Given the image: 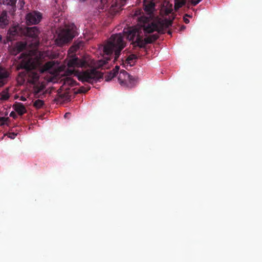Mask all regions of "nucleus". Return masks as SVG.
<instances>
[{
  "label": "nucleus",
  "instance_id": "39",
  "mask_svg": "<svg viewBox=\"0 0 262 262\" xmlns=\"http://www.w3.org/2000/svg\"><path fill=\"white\" fill-rule=\"evenodd\" d=\"M186 16H188V14H185Z\"/></svg>",
  "mask_w": 262,
  "mask_h": 262
},
{
  "label": "nucleus",
  "instance_id": "35",
  "mask_svg": "<svg viewBox=\"0 0 262 262\" xmlns=\"http://www.w3.org/2000/svg\"><path fill=\"white\" fill-rule=\"evenodd\" d=\"M185 29H186V26L184 25H182V26H181V27L180 28V31H183V30H185Z\"/></svg>",
  "mask_w": 262,
  "mask_h": 262
},
{
  "label": "nucleus",
  "instance_id": "13",
  "mask_svg": "<svg viewBox=\"0 0 262 262\" xmlns=\"http://www.w3.org/2000/svg\"><path fill=\"white\" fill-rule=\"evenodd\" d=\"M17 0H0V4L3 3L4 5H9L11 8L9 10V13L13 15L16 11V3Z\"/></svg>",
  "mask_w": 262,
  "mask_h": 262
},
{
  "label": "nucleus",
  "instance_id": "6",
  "mask_svg": "<svg viewBox=\"0 0 262 262\" xmlns=\"http://www.w3.org/2000/svg\"><path fill=\"white\" fill-rule=\"evenodd\" d=\"M118 80L120 84L122 86H127L132 88L138 82V78L130 75L124 70H121Z\"/></svg>",
  "mask_w": 262,
  "mask_h": 262
},
{
  "label": "nucleus",
  "instance_id": "7",
  "mask_svg": "<svg viewBox=\"0 0 262 262\" xmlns=\"http://www.w3.org/2000/svg\"><path fill=\"white\" fill-rule=\"evenodd\" d=\"M26 19L27 25H36L42 19V14L38 11H32L26 15Z\"/></svg>",
  "mask_w": 262,
  "mask_h": 262
},
{
  "label": "nucleus",
  "instance_id": "26",
  "mask_svg": "<svg viewBox=\"0 0 262 262\" xmlns=\"http://www.w3.org/2000/svg\"><path fill=\"white\" fill-rule=\"evenodd\" d=\"M9 120L8 117H0V126H3Z\"/></svg>",
  "mask_w": 262,
  "mask_h": 262
},
{
  "label": "nucleus",
  "instance_id": "8",
  "mask_svg": "<svg viewBox=\"0 0 262 262\" xmlns=\"http://www.w3.org/2000/svg\"><path fill=\"white\" fill-rule=\"evenodd\" d=\"M39 34V29L36 26L27 27L23 29V34L28 37L35 39L37 44L39 42V40L38 39Z\"/></svg>",
  "mask_w": 262,
  "mask_h": 262
},
{
  "label": "nucleus",
  "instance_id": "14",
  "mask_svg": "<svg viewBox=\"0 0 262 262\" xmlns=\"http://www.w3.org/2000/svg\"><path fill=\"white\" fill-rule=\"evenodd\" d=\"M13 107L20 116H22L27 112V110L22 103L16 102L13 105Z\"/></svg>",
  "mask_w": 262,
  "mask_h": 262
},
{
  "label": "nucleus",
  "instance_id": "36",
  "mask_svg": "<svg viewBox=\"0 0 262 262\" xmlns=\"http://www.w3.org/2000/svg\"><path fill=\"white\" fill-rule=\"evenodd\" d=\"M70 115V113H66L65 114H64V117L65 118H67V117H68V116Z\"/></svg>",
  "mask_w": 262,
  "mask_h": 262
},
{
  "label": "nucleus",
  "instance_id": "24",
  "mask_svg": "<svg viewBox=\"0 0 262 262\" xmlns=\"http://www.w3.org/2000/svg\"><path fill=\"white\" fill-rule=\"evenodd\" d=\"M126 0H116V7L119 9L125 5Z\"/></svg>",
  "mask_w": 262,
  "mask_h": 262
},
{
  "label": "nucleus",
  "instance_id": "20",
  "mask_svg": "<svg viewBox=\"0 0 262 262\" xmlns=\"http://www.w3.org/2000/svg\"><path fill=\"white\" fill-rule=\"evenodd\" d=\"M137 58L138 57L136 55L130 54L126 59L125 63L129 64L130 66H133L135 63Z\"/></svg>",
  "mask_w": 262,
  "mask_h": 262
},
{
  "label": "nucleus",
  "instance_id": "38",
  "mask_svg": "<svg viewBox=\"0 0 262 262\" xmlns=\"http://www.w3.org/2000/svg\"><path fill=\"white\" fill-rule=\"evenodd\" d=\"M21 100H23V101H25L26 100V99L25 98H22Z\"/></svg>",
  "mask_w": 262,
  "mask_h": 262
},
{
  "label": "nucleus",
  "instance_id": "32",
  "mask_svg": "<svg viewBox=\"0 0 262 262\" xmlns=\"http://www.w3.org/2000/svg\"><path fill=\"white\" fill-rule=\"evenodd\" d=\"M16 136V134L14 133H10L8 134V137L11 139H14Z\"/></svg>",
  "mask_w": 262,
  "mask_h": 262
},
{
  "label": "nucleus",
  "instance_id": "17",
  "mask_svg": "<svg viewBox=\"0 0 262 262\" xmlns=\"http://www.w3.org/2000/svg\"><path fill=\"white\" fill-rule=\"evenodd\" d=\"M71 99V95L67 92H65L63 93H61L59 94V97L58 98V101L64 102L70 101Z\"/></svg>",
  "mask_w": 262,
  "mask_h": 262
},
{
  "label": "nucleus",
  "instance_id": "33",
  "mask_svg": "<svg viewBox=\"0 0 262 262\" xmlns=\"http://www.w3.org/2000/svg\"><path fill=\"white\" fill-rule=\"evenodd\" d=\"M10 116L15 119L17 118V115L14 112H11L10 114Z\"/></svg>",
  "mask_w": 262,
  "mask_h": 262
},
{
  "label": "nucleus",
  "instance_id": "1",
  "mask_svg": "<svg viewBox=\"0 0 262 262\" xmlns=\"http://www.w3.org/2000/svg\"><path fill=\"white\" fill-rule=\"evenodd\" d=\"M142 29L144 33H151L157 31L158 33H163V28L159 24L152 22H145L141 28L130 27L124 29L123 33L126 36V38L130 41H132L131 45L133 48L136 49V48L145 49L147 44L151 43L156 41L159 38L158 33L149 35L145 37H143Z\"/></svg>",
  "mask_w": 262,
  "mask_h": 262
},
{
  "label": "nucleus",
  "instance_id": "28",
  "mask_svg": "<svg viewBox=\"0 0 262 262\" xmlns=\"http://www.w3.org/2000/svg\"><path fill=\"white\" fill-rule=\"evenodd\" d=\"M75 71L74 70L68 69L66 71V74H67V75H68V76H70V75H72L73 74L75 75Z\"/></svg>",
  "mask_w": 262,
  "mask_h": 262
},
{
  "label": "nucleus",
  "instance_id": "10",
  "mask_svg": "<svg viewBox=\"0 0 262 262\" xmlns=\"http://www.w3.org/2000/svg\"><path fill=\"white\" fill-rule=\"evenodd\" d=\"M87 65L86 62L82 59H79L78 57H74L71 59L68 63L69 68L74 67H84Z\"/></svg>",
  "mask_w": 262,
  "mask_h": 262
},
{
  "label": "nucleus",
  "instance_id": "25",
  "mask_svg": "<svg viewBox=\"0 0 262 262\" xmlns=\"http://www.w3.org/2000/svg\"><path fill=\"white\" fill-rule=\"evenodd\" d=\"M90 90V86H81L77 92V93H85Z\"/></svg>",
  "mask_w": 262,
  "mask_h": 262
},
{
  "label": "nucleus",
  "instance_id": "21",
  "mask_svg": "<svg viewBox=\"0 0 262 262\" xmlns=\"http://www.w3.org/2000/svg\"><path fill=\"white\" fill-rule=\"evenodd\" d=\"M186 0H175L174 8L179 9L186 4Z\"/></svg>",
  "mask_w": 262,
  "mask_h": 262
},
{
  "label": "nucleus",
  "instance_id": "9",
  "mask_svg": "<svg viewBox=\"0 0 262 262\" xmlns=\"http://www.w3.org/2000/svg\"><path fill=\"white\" fill-rule=\"evenodd\" d=\"M23 29L18 26L9 29L8 35L10 40H15L17 36L23 34Z\"/></svg>",
  "mask_w": 262,
  "mask_h": 262
},
{
  "label": "nucleus",
  "instance_id": "16",
  "mask_svg": "<svg viewBox=\"0 0 262 262\" xmlns=\"http://www.w3.org/2000/svg\"><path fill=\"white\" fill-rule=\"evenodd\" d=\"M9 24L8 19L7 13L6 11H3L0 15V27L4 28Z\"/></svg>",
  "mask_w": 262,
  "mask_h": 262
},
{
  "label": "nucleus",
  "instance_id": "23",
  "mask_svg": "<svg viewBox=\"0 0 262 262\" xmlns=\"http://www.w3.org/2000/svg\"><path fill=\"white\" fill-rule=\"evenodd\" d=\"M116 75L115 74V73L111 71L109 73H107L105 75V80L106 81H109L112 80V79Z\"/></svg>",
  "mask_w": 262,
  "mask_h": 262
},
{
  "label": "nucleus",
  "instance_id": "37",
  "mask_svg": "<svg viewBox=\"0 0 262 262\" xmlns=\"http://www.w3.org/2000/svg\"><path fill=\"white\" fill-rule=\"evenodd\" d=\"M172 22L171 21H169L168 23L167 27H168L169 25H171Z\"/></svg>",
  "mask_w": 262,
  "mask_h": 262
},
{
  "label": "nucleus",
  "instance_id": "15",
  "mask_svg": "<svg viewBox=\"0 0 262 262\" xmlns=\"http://www.w3.org/2000/svg\"><path fill=\"white\" fill-rule=\"evenodd\" d=\"M9 74L6 70L0 67V86H3L6 82Z\"/></svg>",
  "mask_w": 262,
  "mask_h": 262
},
{
  "label": "nucleus",
  "instance_id": "34",
  "mask_svg": "<svg viewBox=\"0 0 262 262\" xmlns=\"http://www.w3.org/2000/svg\"><path fill=\"white\" fill-rule=\"evenodd\" d=\"M184 21L186 23V24H188L189 23V20L186 18L185 17H184Z\"/></svg>",
  "mask_w": 262,
  "mask_h": 262
},
{
  "label": "nucleus",
  "instance_id": "11",
  "mask_svg": "<svg viewBox=\"0 0 262 262\" xmlns=\"http://www.w3.org/2000/svg\"><path fill=\"white\" fill-rule=\"evenodd\" d=\"M143 3L145 12L150 16L155 10V3L152 1H146Z\"/></svg>",
  "mask_w": 262,
  "mask_h": 262
},
{
  "label": "nucleus",
  "instance_id": "19",
  "mask_svg": "<svg viewBox=\"0 0 262 262\" xmlns=\"http://www.w3.org/2000/svg\"><path fill=\"white\" fill-rule=\"evenodd\" d=\"M77 84L78 83L77 82L70 77H67L63 80V85L64 86L69 85L70 86H74Z\"/></svg>",
  "mask_w": 262,
  "mask_h": 262
},
{
  "label": "nucleus",
  "instance_id": "4",
  "mask_svg": "<svg viewBox=\"0 0 262 262\" xmlns=\"http://www.w3.org/2000/svg\"><path fill=\"white\" fill-rule=\"evenodd\" d=\"M77 35V29L73 24L66 25L58 34L56 39L57 43L60 46L70 42Z\"/></svg>",
  "mask_w": 262,
  "mask_h": 262
},
{
  "label": "nucleus",
  "instance_id": "18",
  "mask_svg": "<svg viewBox=\"0 0 262 262\" xmlns=\"http://www.w3.org/2000/svg\"><path fill=\"white\" fill-rule=\"evenodd\" d=\"M54 66V62L50 61L46 62L40 69V72L44 73L50 69H51Z\"/></svg>",
  "mask_w": 262,
  "mask_h": 262
},
{
  "label": "nucleus",
  "instance_id": "22",
  "mask_svg": "<svg viewBox=\"0 0 262 262\" xmlns=\"http://www.w3.org/2000/svg\"><path fill=\"white\" fill-rule=\"evenodd\" d=\"M45 105V102L43 100L37 99L33 103V106L36 109H40Z\"/></svg>",
  "mask_w": 262,
  "mask_h": 262
},
{
  "label": "nucleus",
  "instance_id": "31",
  "mask_svg": "<svg viewBox=\"0 0 262 262\" xmlns=\"http://www.w3.org/2000/svg\"><path fill=\"white\" fill-rule=\"evenodd\" d=\"M9 96L8 94H5L2 95V96L1 97V99L6 100H7L9 98Z\"/></svg>",
  "mask_w": 262,
  "mask_h": 262
},
{
  "label": "nucleus",
  "instance_id": "5",
  "mask_svg": "<svg viewBox=\"0 0 262 262\" xmlns=\"http://www.w3.org/2000/svg\"><path fill=\"white\" fill-rule=\"evenodd\" d=\"M77 76L79 81L91 83L96 82L103 77V74L95 69L86 70L79 73Z\"/></svg>",
  "mask_w": 262,
  "mask_h": 262
},
{
  "label": "nucleus",
  "instance_id": "3",
  "mask_svg": "<svg viewBox=\"0 0 262 262\" xmlns=\"http://www.w3.org/2000/svg\"><path fill=\"white\" fill-rule=\"evenodd\" d=\"M20 57L23 58L21 63V67L26 71L25 77L28 82L33 84L38 81L39 75L35 69V65L31 61V59L28 53H23L20 55ZM44 89L43 85H34L33 91L36 97H39V93Z\"/></svg>",
  "mask_w": 262,
  "mask_h": 262
},
{
  "label": "nucleus",
  "instance_id": "40",
  "mask_svg": "<svg viewBox=\"0 0 262 262\" xmlns=\"http://www.w3.org/2000/svg\"><path fill=\"white\" fill-rule=\"evenodd\" d=\"M169 34H171V32L170 31L168 32Z\"/></svg>",
  "mask_w": 262,
  "mask_h": 262
},
{
  "label": "nucleus",
  "instance_id": "2",
  "mask_svg": "<svg viewBox=\"0 0 262 262\" xmlns=\"http://www.w3.org/2000/svg\"><path fill=\"white\" fill-rule=\"evenodd\" d=\"M123 36L121 33L113 34L110 38L107 43L103 47V52L107 57L106 60H100L99 66H104L110 60L114 52V61L117 60L119 57L121 51L126 46V42L123 39Z\"/></svg>",
  "mask_w": 262,
  "mask_h": 262
},
{
  "label": "nucleus",
  "instance_id": "12",
  "mask_svg": "<svg viewBox=\"0 0 262 262\" xmlns=\"http://www.w3.org/2000/svg\"><path fill=\"white\" fill-rule=\"evenodd\" d=\"M27 43L25 41H18L16 42L13 48L12 54L17 55L18 53L25 50L27 48Z\"/></svg>",
  "mask_w": 262,
  "mask_h": 262
},
{
  "label": "nucleus",
  "instance_id": "29",
  "mask_svg": "<svg viewBox=\"0 0 262 262\" xmlns=\"http://www.w3.org/2000/svg\"><path fill=\"white\" fill-rule=\"evenodd\" d=\"M119 69V66H116L115 68L112 70V71L114 72L115 74L116 75L117 73H118Z\"/></svg>",
  "mask_w": 262,
  "mask_h": 262
},
{
  "label": "nucleus",
  "instance_id": "27",
  "mask_svg": "<svg viewBox=\"0 0 262 262\" xmlns=\"http://www.w3.org/2000/svg\"><path fill=\"white\" fill-rule=\"evenodd\" d=\"M25 3L24 0H19L18 3V7L19 9H22L24 6Z\"/></svg>",
  "mask_w": 262,
  "mask_h": 262
},
{
  "label": "nucleus",
  "instance_id": "30",
  "mask_svg": "<svg viewBox=\"0 0 262 262\" xmlns=\"http://www.w3.org/2000/svg\"><path fill=\"white\" fill-rule=\"evenodd\" d=\"M202 0H191V3L193 6H196Z\"/></svg>",
  "mask_w": 262,
  "mask_h": 262
}]
</instances>
